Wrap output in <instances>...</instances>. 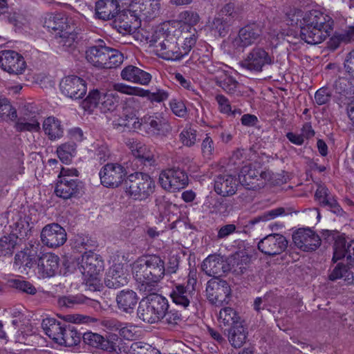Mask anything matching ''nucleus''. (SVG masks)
<instances>
[{
    "label": "nucleus",
    "instance_id": "1",
    "mask_svg": "<svg viewBox=\"0 0 354 354\" xmlns=\"http://www.w3.org/2000/svg\"><path fill=\"white\" fill-rule=\"evenodd\" d=\"M333 26V19L317 10L304 13L300 20V37L308 44H318L329 37Z\"/></svg>",
    "mask_w": 354,
    "mask_h": 354
},
{
    "label": "nucleus",
    "instance_id": "2",
    "mask_svg": "<svg viewBox=\"0 0 354 354\" xmlns=\"http://www.w3.org/2000/svg\"><path fill=\"white\" fill-rule=\"evenodd\" d=\"M135 279L142 285H149L159 281L165 275V262L158 255L139 258L132 267Z\"/></svg>",
    "mask_w": 354,
    "mask_h": 354
},
{
    "label": "nucleus",
    "instance_id": "3",
    "mask_svg": "<svg viewBox=\"0 0 354 354\" xmlns=\"http://www.w3.org/2000/svg\"><path fill=\"white\" fill-rule=\"evenodd\" d=\"M85 57L88 63L100 69H111L119 66L124 61L123 54L109 47L103 40L87 47Z\"/></svg>",
    "mask_w": 354,
    "mask_h": 354
},
{
    "label": "nucleus",
    "instance_id": "4",
    "mask_svg": "<svg viewBox=\"0 0 354 354\" xmlns=\"http://www.w3.org/2000/svg\"><path fill=\"white\" fill-rule=\"evenodd\" d=\"M41 326L49 338L59 345L71 347L81 341L82 333L70 324L61 322L54 318H46L43 319Z\"/></svg>",
    "mask_w": 354,
    "mask_h": 354
},
{
    "label": "nucleus",
    "instance_id": "5",
    "mask_svg": "<svg viewBox=\"0 0 354 354\" xmlns=\"http://www.w3.org/2000/svg\"><path fill=\"white\" fill-rule=\"evenodd\" d=\"M150 43L156 55L164 59L180 60L187 54V51L180 50L176 36L164 27L158 28L152 35Z\"/></svg>",
    "mask_w": 354,
    "mask_h": 354
},
{
    "label": "nucleus",
    "instance_id": "6",
    "mask_svg": "<svg viewBox=\"0 0 354 354\" xmlns=\"http://www.w3.org/2000/svg\"><path fill=\"white\" fill-rule=\"evenodd\" d=\"M169 308L168 301L158 294H151L142 298L137 309L138 317L148 324L161 321L164 312Z\"/></svg>",
    "mask_w": 354,
    "mask_h": 354
},
{
    "label": "nucleus",
    "instance_id": "7",
    "mask_svg": "<svg viewBox=\"0 0 354 354\" xmlns=\"http://www.w3.org/2000/svg\"><path fill=\"white\" fill-rule=\"evenodd\" d=\"M196 282V270H190L187 277V285L177 283L173 284L169 293L172 301L184 308H187L190 304H194L197 297L194 288Z\"/></svg>",
    "mask_w": 354,
    "mask_h": 354
},
{
    "label": "nucleus",
    "instance_id": "8",
    "mask_svg": "<svg viewBox=\"0 0 354 354\" xmlns=\"http://www.w3.org/2000/svg\"><path fill=\"white\" fill-rule=\"evenodd\" d=\"M126 192L134 200L144 201L154 192L155 183L147 174L135 172L127 177Z\"/></svg>",
    "mask_w": 354,
    "mask_h": 354
},
{
    "label": "nucleus",
    "instance_id": "9",
    "mask_svg": "<svg viewBox=\"0 0 354 354\" xmlns=\"http://www.w3.org/2000/svg\"><path fill=\"white\" fill-rule=\"evenodd\" d=\"M135 131L149 137L164 135L170 131L169 124L162 113L146 114L134 121Z\"/></svg>",
    "mask_w": 354,
    "mask_h": 354
},
{
    "label": "nucleus",
    "instance_id": "10",
    "mask_svg": "<svg viewBox=\"0 0 354 354\" xmlns=\"http://www.w3.org/2000/svg\"><path fill=\"white\" fill-rule=\"evenodd\" d=\"M80 264L82 274L89 277L86 285L91 290H98L100 283L97 277L104 270V261L100 255L91 250L85 252Z\"/></svg>",
    "mask_w": 354,
    "mask_h": 354
},
{
    "label": "nucleus",
    "instance_id": "11",
    "mask_svg": "<svg viewBox=\"0 0 354 354\" xmlns=\"http://www.w3.org/2000/svg\"><path fill=\"white\" fill-rule=\"evenodd\" d=\"M79 172L75 169L62 168L55 188L56 196L68 199L79 194L82 188V182L76 178Z\"/></svg>",
    "mask_w": 354,
    "mask_h": 354
},
{
    "label": "nucleus",
    "instance_id": "12",
    "mask_svg": "<svg viewBox=\"0 0 354 354\" xmlns=\"http://www.w3.org/2000/svg\"><path fill=\"white\" fill-rule=\"evenodd\" d=\"M158 180L164 189L171 192L184 189L189 183L187 173L179 167H172L162 171Z\"/></svg>",
    "mask_w": 354,
    "mask_h": 354
},
{
    "label": "nucleus",
    "instance_id": "13",
    "mask_svg": "<svg viewBox=\"0 0 354 354\" xmlns=\"http://www.w3.org/2000/svg\"><path fill=\"white\" fill-rule=\"evenodd\" d=\"M205 292L208 301L216 306L227 304L231 296L229 283L221 278H212L209 280Z\"/></svg>",
    "mask_w": 354,
    "mask_h": 354
},
{
    "label": "nucleus",
    "instance_id": "14",
    "mask_svg": "<svg viewBox=\"0 0 354 354\" xmlns=\"http://www.w3.org/2000/svg\"><path fill=\"white\" fill-rule=\"evenodd\" d=\"M274 57L270 55L263 48L256 46L240 62L241 67L254 72H261L266 65H272Z\"/></svg>",
    "mask_w": 354,
    "mask_h": 354
},
{
    "label": "nucleus",
    "instance_id": "15",
    "mask_svg": "<svg viewBox=\"0 0 354 354\" xmlns=\"http://www.w3.org/2000/svg\"><path fill=\"white\" fill-rule=\"evenodd\" d=\"M262 29L257 24H251L241 28L238 35L230 38L231 46L234 50H243L245 48L257 44L261 39Z\"/></svg>",
    "mask_w": 354,
    "mask_h": 354
},
{
    "label": "nucleus",
    "instance_id": "16",
    "mask_svg": "<svg viewBox=\"0 0 354 354\" xmlns=\"http://www.w3.org/2000/svg\"><path fill=\"white\" fill-rule=\"evenodd\" d=\"M83 342L95 348L101 349L109 353L116 352L117 342L119 339L116 334L109 333L106 337L92 332H86L82 335Z\"/></svg>",
    "mask_w": 354,
    "mask_h": 354
},
{
    "label": "nucleus",
    "instance_id": "17",
    "mask_svg": "<svg viewBox=\"0 0 354 354\" xmlns=\"http://www.w3.org/2000/svg\"><path fill=\"white\" fill-rule=\"evenodd\" d=\"M126 169L118 163H107L100 171L101 183L106 187H118L127 176Z\"/></svg>",
    "mask_w": 354,
    "mask_h": 354
},
{
    "label": "nucleus",
    "instance_id": "18",
    "mask_svg": "<svg viewBox=\"0 0 354 354\" xmlns=\"http://www.w3.org/2000/svg\"><path fill=\"white\" fill-rule=\"evenodd\" d=\"M59 86L62 93L73 100L82 99L87 91L86 81L76 75L64 77Z\"/></svg>",
    "mask_w": 354,
    "mask_h": 354
},
{
    "label": "nucleus",
    "instance_id": "19",
    "mask_svg": "<svg viewBox=\"0 0 354 354\" xmlns=\"http://www.w3.org/2000/svg\"><path fill=\"white\" fill-rule=\"evenodd\" d=\"M140 26V17L136 10H122L118 14L113 21L114 28L122 35L133 34Z\"/></svg>",
    "mask_w": 354,
    "mask_h": 354
},
{
    "label": "nucleus",
    "instance_id": "20",
    "mask_svg": "<svg viewBox=\"0 0 354 354\" xmlns=\"http://www.w3.org/2000/svg\"><path fill=\"white\" fill-rule=\"evenodd\" d=\"M288 241L282 234L273 233L267 235L258 243V249L266 255L276 256L284 252Z\"/></svg>",
    "mask_w": 354,
    "mask_h": 354
},
{
    "label": "nucleus",
    "instance_id": "21",
    "mask_svg": "<svg viewBox=\"0 0 354 354\" xmlns=\"http://www.w3.org/2000/svg\"><path fill=\"white\" fill-rule=\"evenodd\" d=\"M295 245L304 252L316 250L321 245V238L310 228H299L292 234Z\"/></svg>",
    "mask_w": 354,
    "mask_h": 354
},
{
    "label": "nucleus",
    "instance_id": "22",
    "mask_svg": "<svg viewBox=\"0 0 354 354\" xmlns=\"http://www.w3.org/2000/svg\"><path fill=\"white\" fill-rule=\"evenodd\" d=\"M66 230L58 223L45 225L41 232V241L48 248H58L66 241Z\"/></svg>",
    "mask_w": 354,
    "mask_h": 354
},
{
    "label": "nucleus",
    "instance_id": "23",
    "mask_svg": "<svg viewBox=\"0 0 354 354\" xmlns=\"http://www.w3.org/2000/svg\"><path fill=\"white\" fill-rule=\"evenodd\" d=\"M0 67L10 74H21L26 68L24 57L14 50L0 52Z\"/></svg>",
    "mask_w": 354,
    "mask_h": 354
},
{
    "label": "nucleus",
    "instance_id": "24",
    "mask_svg": "<svg viewBox=\"0 0 354 354\" xmlns=\"http://www.w3.org/2000/svg\"><path fill=\"white\" fill-rule=\"evenodd\" d=\"M203 271L213 278H220L229 271V265L218 255H209L201 265Z\"/></svg>",
    "mask_w": 354,
    "mask_h": 354
},
{
    "label": "nucleus",
    "instance_id": "25",
    "mask_svg": "<svg viewBox=\"0 0 354 354\" xmlns=\"http://www.w3.org/2000/svg\"><path fill=\"white\" fill-rule=\"evenodd\" d=\"M126 143L137 162L148 166L155 162L153 153L145 144L134 139H129Z\"/></svg>",
    "mask_w": 354,
    "mask_h": 354
},
{
    "label": "nucleus",
    "instance_id": "26",
    "mask_svg": "<svg viewBox=\"0 0 354 354\" xmlns=\"http://www.w3.org/2000/svg\"><path fill=\"white\" fill-rule=\"evenodd\" d=\"M123 80L142 86L148 85L151 81V75L144 70L133 65L125 66L120 73Z\"/></svg>",
    "mask_w": 354,
    "mask_h": 354
},
{
    "label": "nucleus",
    "instance_id": "27",
    "mask_svg": "<svg viewBox=\"0 0 354 354\" xmlns=\"http://www.w3.org/2000/svg\"><path fill=\"white\" fill-rule=\"evenodd\" d=\"M333 250L334 262L344 259L354 266V240L348 242L345 239H338L334 243Z\"/></svg>",
    "mask_w": 354,
    "mask_h": 354
},
{
    "label": "nucleus",
    "instance_id": "28",
    "mask_svg": "<svg viewBox=\"0 0 354 354\" xmlns=\"http://www.w3.org/2000/svg\"><path fill=\"white\" fill-rule=\"evenodd\" d=\"M128 283L127 274L120 263L112 266L104 278V284L109 288L118 289Z\"/></svg>",
    "mask_w": 354,
    "mask_h": 354
},
{
    "label": "nucleus",
    "instance_id": "29",
    "mask_svg": "<svg viewBox=\"0 0 354 354\" xmlns=\"http://www.w3.org/2000/svg\"><path fill=\"white\" fill-rule=\"evenodd\" d=\"M138 299L137 293L129 289L120 291L115 298L118 308L129 315L134 312Z\"/></svg>",
    "mask_w": 354,
    "mask_h": 354
},
{
    "label": "nucleus",
    "instance_id": "30",
    "mask_svg": "<svg viewBox=\"0 0 354 354\" xmlns=\"http://www.w3.org/2000/svg\"><path fill=\"white\" fill-rule=\"evenodd\" d=\"M120 12L118 0H99L95 3V17L103 21L115 18Z\"/></svg>",
    "mask_w": 354,
    "mask_h": 354
},
{
    "label": "nucleus",
    "instance_id": "31",
    "mask_svg": "<svg viewBox=\"0 0 354 354\" xmlns=\"http://www.w3.org/2000/svg\"><path fill=\"white\" fill-rule=\"evenodd\" d=\"M44 26L49 30L53 31L55 36L66 29H71L68 17L63 12L47 14L44 18Z\"/></svg>",
    "mask_w": 354,
    "mask_h": 354
},
{
    "label": "nucleus",
    "instance_id": "32",
    "mask_svg": "<svg viewBox=\"0 0 354 354\" xmlns=\"http://www.w3.org/2000/svg\"><path fill=\"white\" fill-rule=\"evenodd\" d=\"M59 258L53 253L42 254L37 261L38 270L43 277L54 276L59 268Z\"/></svg>",
    "mask_w": 354,
    "mask_h": 354
},
{
    "label": "nucleus",
    "instance_id": "33",
    "mask_svg": "<svg viewBox=\"0 0 354 354\" xmlns=\"http://www.w3.org/2000/svg\"><path fill=\"white\" fill-rule=\"evenodd\" d=\"M237 189L236 178L232 175H219L214 183L215 192L223 196L234 195Z\"/></svg>",
    "mask_w": 354,
    "mask_h": 354
},
{
    "label": "nucleus",
    "instance_id": "34",
    "mask_svg": "<svg viewBox=\"0 0 354 354\" xmlns=\"http://www.w3.org/2000/svg\"><path fill=\"white\" fill-rule=\"evenodd\" d=\"M45 135L51 141H55L64 136V128L62 122L54 116L46 118L42 124Z\"/></svg>",
    "mask_w": 354,
    "mask_h": 354
},
{
    "label": "nucleus",
    "instance_id": "35",
    "mask_svg": "<svg viewBox=\"0 0 354 354\" xmlns=\"http://www.w3.org/2000/svg\"><path fill=\"white\" fill-rule=\"evenodd\" d=\"M315 197L323 207H328L332 212L337 215H342L343 209L333 198L329 196L328 189L323 185H319L317 189Z\"/></svg>",
    "mask_w": 354,
    "mask_h": 354
},
{
    "label": "nucleus",
    "instance_id": "36",
    "mask_svg": "<svg viewBox=\"0 0 354 354\" xmlns=\"http://www.w3.org/2000/svg\"><path fill=\"white\" fill-rule=\"evenodd\" d=\"M250 258L249 255L243 251H239L231 255L227 261L229 265V271L234 274H242L247 269Z\"/></svg>",
    "mask_w": 354,
    "mask_h": 354
},
{
    "label": "nucleus",
    "instance_id": "37",
    "mask_svg": "<svg viewBox=\"0 0 354 354\" xmlns=\"http://www.w3.org/2000/svg\"><path fill=\"white\" fill-rule=\"evenodd\" d=\"M266 173L259 171L253 168L250 165L243 166L239 174V180L240 183L245 186L247 189H254V180L261 178H265Z\"/></svg>",
    "mask_w": 354,
    "mask_h": 354
},
{
    "label": "nucleus",
    "instance_id": "38",
    "mask_svg": "<svg viewBox=\"0 0 354 354\" xmlns=\"http://www.w3.org/2000/svg\"><path fill=\"white\" fill-rule=\"evenodd\" d=\"M343 278L348 283L354 282V266L352 263H338L328 275L330 281Z\"/></svg>",
    "mask_w": 354,
    "mask_h": 354
},
{
    "label": "nucleus",
    "instance_id": "39",
    "mask_svg": "<svg viewBox=\"0 0 354 354\" xmlns=\"http://www.w3.org/2000/svg\"><path fill=\"white\" fill-rule=\"evenodd\" d=\"M247 337V328L241 322L234 324L228 330V340L234 348H241L245 343Z\"/></svg>",
    "mask_w": 354,
    "mask_h": 354
},
{
    "label": "nucleus",
    "instance_id": "40",
    "mask_svg": "<svg viewBox=\"0 0 354 354\" xmlns=\"http://www.w3.org/2000/svg\"><path fill=\"white\" fill-rule=\"evenodd\" d=\"M281 298L277 297L273 293L266 294L263 297H257L254 302V308L257 312L261 310L267 309L268 311H272V308H276L279 306Z\"/></svg>",
    "mask_w": 354,
    "mask_h": 354
},
{
    "label": "nucleus",
    "instance_id": "41",
    "mask_svg": "<svg viewBox=\"0 0 354 354\" xmlns=\"http://www.w3.org/2000/svg\"><path fill=\"white\" fill-rule=\"evenodd\" d=\"M142 106L138 97L131 96L126 98L122 108V115L131 120H139L137 114L141 110Z\"/></svg>",
    "mask_w": 354,
    "mask_h": 354
},
{
    "label": "nucleus",
    "instance_id": "42",
    "mask_svg": "<svg viewBox=\"0 0 354 354\" xmlns=\"http://www.w3.org/2000/svg\"><path fill=\"white\" fill-rule=\"evenodd\" d=\"M19 242H21V239L14 234L1 237L0 239V257L11 256L15 250L17 248Z\"/></svg>",
    "mask_w": 354,
    "mask_h": 354
},
{
    "label": "nucleus",
    "instance_id": "43",
    "mask_svg": "<svg viewBox=\"0 0 354 354\" xmlns=\"http://www.w3.org/2000/svg\"><path fill=\"white\" fill-rule=\"evenodd\" d=\"M119 103V96L118 93L113 91L106 93H100V109L106 113L107 111H113Z\"/></svg>",
    "mask_w": 354,
    "mask_h": 354
},
{
    "label": "nucleus",
    "instance_id": "44",
    "mask_svg": "<svg viewBox=\"0 0 354 354\" xmlns=\"http://www.w3.org/2000/svg\"><path fill=\"white\" fill-rule=\"evenodd\" d=\"M138 8L144 17L151 18L159 14L161 5L160 0H139Z\"/></svg>",
    "mask_w": 354,
    "mask_h": 354
},
{
    "label": "nucleus",
    "instance_id": "45",
    "mask_svg": "<svg viewBox=\"0 0 354 354\" xmlns=\"http://www.w3.org/2000/svg\"><path fill=\"white\" fill-rule=\"evenodd\" d=\"M16 129L18 131L39 132L41 129L38 118L31 116L30 118L23 117L19 118L16 123Z\"/></svg>",
    "mask_w": 354,
    "mask_h": 354
},
{
    "label": "nucleus",
    "instance_id": "46",
    "mask_svg": "<svg viewBox=\"0 0 354 354\" xmlns=\"http://www.w3.org/2000/svg\"><path fill=\"white\" fill-rule=\"evenodd\" d=\"M169 94L167 91L156 88L154 91L145 90L141 88L140 97H145L151 103H161L169 98Z\"/></svg>",
    "mask_w": 354,
    "mask_h": 354
},
{
    "label": "nucleus",
    "instance_id": "47",
    "mask_svg": "<svg viewBox=\"0 0 354 354\" xmlns=\"http://www.w3.org/2000/svg\"><path fill=\"white\" fill-rule=\"evenodd\" d=\"M76 151V145L74 142H68L59 145L57 149V153L61 161L68 163Z\"/></svg>",
    "mask_w": 354,
    "mask_h": 354
},
{
    "label": "nucleus",
    "instance_id": "48",
    "mask_svg": "<svg viewBox=\"0 0 354 354\" xmlns=\"http://www.w3.org/2000/svg\"><path fill=\"white\" fill-rule=\"evenodd\" d=\"M179 138L184 146L191 147L197 142V131L191 126H187L180 133Z\"/></svg>",
    "mask_w": 354,
    "mask_h": 354
},
{
    "label": "nucleus",
    "instance_id": "49",
    "mask_svg": "<svg viewBox=\"0 0 354 354\" xmlns=\"http://www.w3.org/2000/svg\"><path fill=\"white\" fill-rule=\"evenodd\" d=\"M239 319L236 312L230 307L223 308L219 312L218 319L224 325L231 324L232 326L236 323H240Z\"/></svg>",
    "mask_w": 354,
    "mask_h": 354
},
{
    "label": "nucleus",
    "instance_id": "50",
    "mask_svg": "<svg viewBox=\"0 0 354 354\" xmlns=\"http://www.w3.org/2000/svg\"><path fill=\"white\" fill-rule=\"evenodd\" d=\"M218 15L224 17L225 19L233 24L234 21L240 19L241 10L235 7L234 3H229L221 8Z\"/></svg>",
    "mask_w": 354,
    "mask_h": 354
},
{
    "label": "nucleus",
    "instance_id": "51",
    "mask_svg": "<svg viewBox=\"0 0 354 354\" xmlns=\"http://www.w3.org/2000/svg\"><path fill=\"white\" fill-rule=\"evenodd\" d=\"M0 117L3 120L17 118V111L6 97H0Z\"/></svg>",
    "mask_w": 354,
    "mask_h": 354
},
{
    "label": "nucleus",
    "instance_id": "52",
    "mask_svg": "<svg viewBox=\"0 0 354 354\" xmlns=\"http://www.w3.org/2000/svg\"><path fill=\"white\" fill-rule=\"evenodd\" d=\"M87 298L82 295L63 296L59 298L58 304L60 307L73 308L84 304Z\"/></svg>",
    "mask_w": 354,
    "mask_h": 354
},
{
    "label": "nucleus",
    "instance_id": "53",
    "mask_svg": "<svg viewBox=\"0 0 354 354\" xmlns=\"http://www.w3.org/2000/svg\"><path fill=\"white\" fill-rule=\"evenodd\" d=\"M232 23L225 19L224 17L218 15L216 17L212 24V28L216 32L220 37H225L229 32Z\"/></svg>",
    "mask_w": 354,
    "mask_h": 354
},
{
    "label": "nucleus",
    "instance_id": "54",
    "mask_svg": "<svg viewBox=\"0 0 354 354\" xmlns=\"http://www.w3.org/2000/svg\"><path fill=\"white\" fill-rule=\"evenodd\" d=\"M100 92L97 90L90 91L87 97L82 101V106L86 111H93L94 108H100Z\"/></svg>",
    "mask_w": 354,
    "mask_h": 354
},
{
    "label": "nucleus",
    "instance_id": "55",
    "mask_svg": "<svg viewBox=\"0 0 354 354\" xmlns=\"http://www.w3.org/2000/svg\"><path fill=\"white\" fill-rule=\"evenodd\" d=\"M285 213V209L283 207H278L267 212H263L261 215L254 217L250 221V223L254 225L259 222L268 221L281 216Z\"/></svg>",
    "mask_w": 354,
    "mask_h": 354
},
{
    "label": "nucleus",
    "instance_id": "56",
    "mask_svg": "<svg viewBox=\"0 0 354 354\" xmlns=\"http://www.w3.org/2000/svg\"><path fill=\"white\" fill-rule=\"evenodd\" d=\"M354 39V25L348 26L343 32L336 34L331 38V43L335 44L334 48H337L340 42L348 43Z\"/></svg>",
    "mask_w": 354,
    "mask_h": 354
},
{
    "label": "nucleus",
    "instance_id": "57",
    "mask_svg": "<svg viewBox=\"0 0 354 354\" xmlns=\"http://www.w3.org/2000/svg\"><path fill=\"white\" fill-rule=\"evenodd\" d=\"M55 37L58 39L59 44L68 48L73 46L75 39V34L72 32L71 28L66 29L57 34Z\"/></svg>",
    "mask_w": 354,
    "mask_h": 354
},
{
    "label": "nucleus",
    "instance_id": "58",
    "mask_svg": "<svg viewBox=\"0 0 354 354\" xmlns=\"http://www.w3.org/2000/svg\"><path fill=\"white\" fill-rule=\"evenodd\" d=\"M113 93L119 92L129 95L139 96L140 95L141 88L128 86L123 83L114 84L113 86Z\"/></svg>",
    "mask_w": 354,
    "mask_h": 354
},
{
    "label": "nucleus",
    "instance_id": "59",
    "mask_svg": "<svg viewBox=\"0 0 354 354\" xmlns=\"http://www.w3.org/2000/svg\"><path fill=\"white\" fill-rule=\"evenodd\" d=\"M12 286L22 292L31 295H34L37 293L35 287L30 282L27 281L15 279L12 281Z\"/></svg>",
    "mask_w": 354,
    "mask_h": 354
},
{
    "label": "nucleus",
    "instance_id": "60",
    "mask_svg": "<svg viewBox=\"0 0 354 354\" xmlns=\"http://www.w3.org/2000/svg\"><path fill=\"white\" fill-rule=\"evenodd\" d=\"M15 264L19 268L23 266L24 268H31L33 265L32 259L30 254H28L25 251H20L15 254Z\"/></svg>",
    "mask_w": 354,
    "mask_h": 354
},
{
    "label": "nucleus",
    "instance_id": "61",
    "mask_svg": "<svg viewBox=\"0 0 354 354\" xmlns=\"http://www.w3.org/2000/svg\"><path fill=\"white\" fill-rule=\"evenodd\" d=\"M178 19L184 24L194 26L199 21L200 17L196 12L185 10L179 14Z\"/></svg>",
    "mask_w": 354,
    "mask_h": 354
},
{
    "label": "nucleus",
    "instance_id": "62",
    "mask_svg": "<svg viewBox=\"0 0 354 354\" xmlns=\"http://www.w3.org/2000/svg\"><path fill=\"white\" fill-rule=\"evenodd\" d=\"M201 151L203 157L207 159H211L214 154L215 147L214 141L207 135H206L205 138L202 142Z\"/></svg>",
    "mask_w": 354,
    "mask_h": 354
},
{
    "label": "nucleus",
    "instance_id": "63",
    "mask_svg": "<svg viewBox=\"0 0 354 354\" xmlns=\"http://www.w3.org/2000/svg\"><path fill=\"white\" fill-rule=\"evenodd\" d=\"M303 17L302 11L300 9L292 8L286 12V21L289 26L297 25Z\"/></svg>",
    "mask_w": 354,
    "mask_h": 354
},
{
    "label": "nucleus",
    "instance_id": "64",
    "mask_svg": "<svg viewBox=\"0 0 354 354\" xmlns=\"http://www.w3.org/2000/svg\"><path fill=\"white\" fill-rule=\"evenodd\" d=\"M164 314L161 321L169 325H176L181 319V315L175 310H168L167 309L164 312Z\"/></svg>",
    "mask_w": 354,
    "mask_h": 354
}]
</instances>
